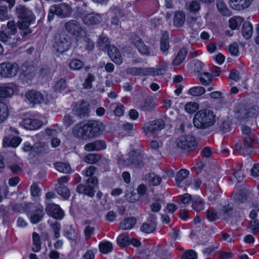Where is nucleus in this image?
<instances>
[{
  "instance_id": "f257e3e1",
  "label": "nucleus",
  "mask_w": 259,
  "mask_h": 259,
  "mask_svg": "<svg viewBox=\"0 0 259 259\" xmlns=\"http://www.w3.org/2000/svg\"><path fill=\"white\" fill-rule=\"evenodd\" d=\"M103 130L101 122L92 120L76 124L73 127L72 134L78 139L87 140L99 137Z\"/></svg>"
},
{
  "instance_id": "f03ea898",
  "label": "nucleus",
  "mask_w": 259,
  "mask_h": 259,
  "mask_svg": "<svg viewBox=\"0 0 259 259\" xmlns=\"http://www.w3.org/2000/svg\"><path fill=\"white\" fill-rule=\"evenodd\" d=\"M15 13L19 19L17 24L21 35L24 37L30 34L32 30L29 26L35 19L32 11L26 6L20 4L16 6Z\"/></svg>"
},
{
  "instance_id": "7ed1b4c3",
  "label": "nucleus",
  "mask_w": 259,
  "mask_h": 259,
  "mask_svg": "<svg viewBox=\"0 0 259 259\" xmlns=\"http://www.w3.org/2000/svg\"><path fill=\"white\" fill-rule=\"evenodd\" d=\"M216 115L213 111L204 109L197 112L193 117L194 126L200 130L208 129L214 125Z\"/></svg>"
},
{
  "instance_id": "20e7f679",
  "label": "nucleus",
  "mask_w": 259,
  "mask_h": 259,
  "mask_svg": "<svg viewBox=\"0 0 259 259\" xmlns=\"http://www.w3.org/2000/svg\"><path fill=\"white\" fill-rule=\"evenodd\" d=\"M98 180L96 177L89 178L86 181V185L82 184L76 186V190L79 194H83L90 197L95 195V188L97 186Z\"/></svg>"
},
{
  "instance_id": "39448f33",
  "label": "nucleus",
  "mask_w": 259,
  "mask_h": 259,
  "mask_svg": "<svg viewBox=\"0 0 259 259\" xmlns=\"http://www.w3.org/2000/svg\"><path fill=\"white\" fill-rule=\"evenodd\" d=\"M70 46V39L67 34L61 33L56 35L53 47L57 52L63 53L67 51Z\"/></svg>"
},
{
  "instance_id": "423d86ee",
  "label": "nucleus",
  "mask_w": 259,
  "mask_h": 259,
  "mask_svg": "<svg viewBox=\"0 0 259 259\" xmlns=\"http://www.w3.org/2000/svg\"><path fill=\"white\" fill-rule=\"evenodd\" d=\"M144 155L143 153L138 151H131L128 154V158L124 161L127 165L142 167L144 166Z\"/></svg>"
},
{
  "instance_id": "0eeeda50",
  "label": "nucleus",
  "mask_w": 259,
  "mask_h": 259,
  "mask_svg": "<svg viewBox=\"0 0 259 259\" xmlns=\"http://www.w3.org/2000/svg\"><path fill=\"white\" fill-rule=\"evenodd\" d=\"M19 70V65L16 63L4 62L0 64V75L4 77L15 76Z\"/></svg>"
},
{
  "instance_id": "6e6552de",
  "label": "nucleus",
  "mask_w": 259,
  "mask_h": 259,
  "mask_svg": "<svg viewBox=\"0 0 259 259\" xmlns=\"http://www.w3.org/2000/svg\"><path fill=\"white\" fill-rule=\"evenodd\" d=\"M177 146L181 149L193 151L197 143L194 137L191 135L181 136L177 140Z\"/></svg>"
},
{
  "instance_id": "1a4fd4ad",
  "label": "nucleus",
  "mask_w": 259,
  "mask_h": 259,
  "mask_svg": "<svg viewBox=\"0 0 259 259\" xmlns=\"http://www.w3.org/2000/svg\"><path fill=\"white\" fill-rule=\"evenodd\" d=\"M243 145L240 143L235 145V150L239 151L241 154H249L252 152V144L254 142V136L243 137Z\"/></svg>"
},
{
  "instance_id": "9d476101",
  "label": "nucleus",
  "mask_w": 259,
  "mask_h": 259,
  "mask_svg": "<svg viewBox=\"0 0 259 259\" xmlns=\"http://www.w3.org/2000/svg\"><path fill=\"white\" fill-rule=\"evenodd\" d=\"M90 107L89 102L84 100L76 102L73 109V114L80 118L88 116Z\"/></svg>"
},
{
  "instance_id": "9b49d317",
  "label": "nucleus",
  "mask_w": 259,
  "mask_h": 259,
  "mask_svg": "<svg viewBox=\"0 0 259 259\" xmlns=\"http://www.w3.org/2000/svg\"><path fill=\"white\" fill-rule=\"evenodd\" d=\"M79 13L82 15L83 22L88 26L97 25L102 21L101 16L95 12L85 13V12H79Z\"/></svg>"
},
{
  "instance_id": "f8f14e48",
  "label": "nucleus",
  "mask_w": 259,
  "mask_h": 259,
  "mask_svg": "<svg viewBox=\"0 0 259 259\" xmlns=\"http://www.w3.org/2000/svg\"><path fill=\"white\" fill-rule=\"evenodd\" d=\"M165 126V122L162 119L151 121L146 123L144 127V131L147 134L148 133H156Z\"/></svg>"
},
{
  "instance_id": "ddd939ff",
  "label": "nucleus",
  "mask_w": 259,
  "mask_h": 259,
  "mask_svg": "<svg viewBox=\"0 0 259 259\" xmlns=\"http://www.w3.org/2000/svg\"><path fill=\"white\" fill-rule=\"evenodd\" d=\"M10 206L12 211L16 213L29 212L31 209L34 208V204L32 203H18L14 201L10 202Z\"/></svg>"
},
{
  "instance_id": "4468645a",
  "label": "nucleus",
  "mask_w": 259,
  "mask_h": 259,
  "mask_svg": "<svg viewBox=\"0 0 259 259\" xmlns=\"http://www.w3.org/2000/svg\"><path fill=\"white\" fill-rule=\"evenodd\" d=\"M64 27L67 32L76 36L78 35L82 31L81 25L76 20H71L67 22Z\"/></svg>"
},
{
  "instance_id": "2eb2a0df",
  "label": "nucleus",
  "mask_w": 259,
  "mask_h": 259,
  "mask_svg": "<svg viewBox=\"0 0 259 259\" xmlns=\"http://www.w3.org/2000/svg\"><path fill=\"white\" fill-rule=\"evenodd\" d=\"M52 11L56 12V15L61 18L69 17L72 13L70 6L67 4H62L60 6H52Z\"/></svg>"
},
{
  "instance_id": "dca6fc26",
  "label": "nucleus",
  "mask_w": 259,
  "mask_h": 259,
  "mask_svg": "<svg viewBox=\"0 0 259 259\" xmlns=\"http://www.w3.org/2000/svg\"><path fill=\"white\" fill-rule=\"evenodd\" d=\"M47 213L55 219H61L64 215V212L58 205L54 203L49 204L46 207Z\"/></svg>"
},
{
  "instance_id": "f3484780",
  "label": "nucleus",
  "mask_w": 259,
  "mask_h": 259,
  "mask_svg": "<svg viewBox=\"0 0 259 259\" xmlns=\"http://www.w3.org/2000/svg\"><path fill=\"white\" fill-rule=\"evenodd\" d=\"M25 97L30 103L33 104H40L44 101L43 95L39 92L35 90H30L27 92L25 94Z\"/></svg>"
},
{
  "instance_id": "a211bd4d",
  "label": "nucleus",
  "mask_w": 259,
  "mask_h": 259,
  "mask_svg": "<svg viewBox=\"0 0 259 259\" xmlns=\"http://www.w3.org/2000/svg\"><path fill=\"white\" fill-rule=\"evenodd\" d=\"M155 219V215L150 216L147 222L142 224L140 227V231L146 234H150L154 232L157 226L156 222L154 221Z\"/></svg>"
},
{
  "instance_id": "6ab92c4d",
  "label": "nucleus",
  "mask_w": 259,
  "mask_h": 259,
  "mask_svg": "<svg viewBox=\"0 0 259 259\" xmlns=\"http://www.w3.org/2000/svg\"><path fill=\"white\" fill-rule=\"evenodd\" d=\"M253 0H229L230 7L237 11L243 10L248 8Z\"/></svg>"
},
{
  "instance_id": "aec40b11",
  "label": "nucleus",
  "mask_w": 259,
  "mask_h": 259,
  "mask_svg": "<svg viewBox=\"0 0 259 259\" xmlns=\"http://www.w3.org/2000/svg\"><path fill=\"white\" fill-rule=\"evenodd\" d=\"M108 55L116 64L120 65L122 62L121 55L117 48L114 46H110L108 49Z\"/></svg>"
},
{
  "instance_id": "412c9836",
  "label": "nucleus",
  "mask_w": 259,
  "mask_h": 259,
  "mask_svg": "<svg viewBox=\"0 0 259 259\" xmlns=\"http://www.w3.org/2000/svg\"><path fill=\"white\" fill-rule=\"evenodd\" d=\"M42 124V122L37 119L26 118L22 122L24 127L30 130H36L41 126Z\"/></svg>"
},
{
  "instance_id": "4be33fe9",
  "label": "nucleus",
  "mask_w": 259,
  "mask_h": 259,
  "mask_svg": "<svg viewBox=\"0 0 259 259\" xmlns=\"http://www.w3.org/2000/svg\"><path fill=\"white\" fill-rule=\"evenodd\" d=\"M132 43L141 54L146 55H150V53L148 47L144 44V42L139 36H135L132 39Z\"/></svg>"
},
{
  "instance_id": "5701e85b",
  "label": "nucleus",
  "mask_w": 259,
  "mask_h": 259,
  "mask_svg": "<svg viewBox=\"0 0 259 259\" xmlns=\"http://www.w3.org/2000/svg\"><path fill=\"white\" fill-rule=\"evenodd\" d=\"M35 210L30 215V219L32 224H37L43 218L45 212L44 208L40 205H37L35 207Z\"/></svg>"
},
{
  "instance_id": "b1692460",
  "label": "nucleus",
  "mask_w": 259,
  "mask_h": 259,
  "mask_svg": "<svg viewBox=\"0 0 259 259\" xmlns=\"http://www.w3.org/2000/svg\"><path fill=\"white\" fill-rule=\"evenodd\" d=\"M186 16L184 12L181 11H176L174 17V25L177 28L182 27L185 22Z\"/></svg>"
},
{
  "instance_id": "393cba45",
  "label": "nucleus",
  "mask_w": 259,
  "mask_h": 259,
  "mask_svg": "<svg viewBox=\"0 0 259 259\" xmlns=\"http://www.w3.org/2000/svg\"><path fill=\"white\" fill-rule=\"evenodd\" d=\"M189 171L186 169H180L177 174L176 182L177 185L180 188L184 187V181L188 177Z\"/></svg>"
},
{
  "instance_id": "a878e982",
  "label": "nucleus",
  "mask_w": 259,
  "mask_h": 259,
  "mask_svg": "<svg viewBox=\"0 0 259 259\" xmlns=\"http://www.w3.org/2000/svg\"><path fill=\"white\" fill-rule=\"evenodd\" d=\"M137 220L134 217H130L123 219L119 224V229L127 230L132 229L135 225Z\"/></svg>"
},
{
  "instance_id": "bb28decb",
  "label": "nucleus",
  "mask_w": 259,
  "mask_h": 259,
  "mask_svg": "<svg viewBox=\"0 0 259 259\" xmlns=\"http://www.w3.org/2000/svg\"><path fill=\"white\" fill-rule=\"evenodd\" d=\"M14 93V89L7 84L0 86V101L2 99L11 97Z\"/></svg>"
},
{
  "instance_id": "cd10ccee",
  "label": "nucleus",
  "mask_w": 259,
  "mask_h": 259,
  "mask_svg": "<svg viewBox=\"0 0 259 259\" xmlns=\"http://www.w3.org/2000/svg\"><path fill=\"white\" fill-rule=\"evenodd\" d=\"M111 13L112 16L111 23L114 25H118L120 19L123 16L121 10L118 8H114L112 10Z\"/></svg>"
},
{
  "instance_id": "c85d7f7f",
  "label": "nucleus",
  "mask_w": 259,
  "mask_h": 259,
  "mask_svg": "<svg viewBox=\"0 0 259 259\" xmlns=\"http://www.w3.org/2000/svg\"><path fill=\"white\" fill-rule=\"evenodd\" d=\"M49 151V145L44 142L36 143L33 145V151L37 154H46Z\"/></svg>"
},
{
  "instance_id": "c756f323",
  "label": "nucleus",
  "mask_w": 259,
  "mask_h": 259,
  "mask_svg": "<svg viewBox=\"0 0 259 259\" xmlns=\"http://www.w3.org/2000/svg\"><path fill=\"white\" fill-rule=\"evenodd\" d=\"M21 139L19 137H15L12 139L8 137L4 138L3 140L4 147H16L21 143Z\"/></svg>"
},
{
  "instance_id": "7c9ffc66",
  "label": "nucleus",
  "mask_w": 259,
  "mask_h": 259,
  "mask_svg": "<svg viewBox=\"0 0 259 259\" xmlns=\"http://www.w3.org/2000/svg\"><path fill=\"white\" fill-rule=\"evenodd\" d=\"M109 108L111 111H113L117 116H121L123 115L124 107L120 103H111L109 105Z\"/></svg>"
},
{
  "instance_id": "2f4dec72",
  "label": "nucleus",
  "mask_w": 259,
  "mask_h": 259,
  "mask_svg": "<svg viewBox=\"0 0 259 259\" xmlns=\"http://www.w3.org/2000/svg\"><path fill=\"white\" fill-rule=\"evenodd\" d=\"M188 53L186 48H182L179 51L176 58L172 61V64L175 66H178L184 60Z\"/></svg>"
},
{
  "instance_id": "473e14b6",
  "label": "nucleus",
  "mask_w": 259,
  "mask_h": 259,
  "mask_svg": "<svg viewBox=\"0 0 259 259\" xmlns=\"http://www.w3.org/2000/svg\"><path fill=\"white\" fill-rule=\"evenodd\" d=\"M168 36L167 32H164L160 41V50L163 54H166L167 51L169 48Z\"/></svg>"
},
{
  "instance_id": "72a5a7b5",
  "label": "nucleus",
  "mask_w": 259,
  "mask_h": 259,
  "mask_svg": "<svg viewBox=\"0 0 259 259\" xmlns=\"http://www.w3.org/2000/svg\"><path fill=\"white\" fill-rule=\"evenodd\" d=\"M253 27L249 22H244L242 28V33L243 37L247 39L250 38L253 32Z\"/></svg>"
},
{
  "instance_id": "f704fd0d",
  "label": "nucleus",
  "mask_w": 259,
  "mask_h": 259,
  "mask_svg": "<svg viewBox=\"0 0 259 259\" xmlns=\"http://www.w3.org/2000/svg\"><path fill=\"white\" fill-rule=\"evenodd\" d=\"M217 7L219 12L223 15L230 16L231 15L230 11L228 9L225 3L221 0H217L216 2Z\"/></svg>"
},
{
  "instance_id": "c9c22d12",
  "label": "nucleus",
  "mask_w": 259,
  "mask_h": 259,
  "mask_svg": "<svg viewBox=\"0 0 259 259\" xmlns=\"http://www.w3.org/2000/svg\"><path fill=\"white\" fill-rule=\"evenodd\" d=\"M9 110L7 105L3 101H0V124L3 123L8 118Z\"/></svg>"
},
{
  "instance_id": "e433bc0d",
  "label": "nucleus",
  "mask_w": 259,
  "mask_h": 259,
  "mask_svg": "<svg viewBox=\"0 0 259 259\" xmlns=\"http://www.w3.org/2000/svg\"><path fill=\"white\" fill-rule=\"evenodd\" d=\"M204 202L200 197H195L192 200V208L196 211H200L204 209Z\"/></svg>"
},
{
  "instance_id": "4c0bfd02",
  "label": "nucleus",
  "mask_w": 259,
  "mask_h": 259,
  "mask_svg": "<svg viewBox=\"0 0 259 259\" xmlns=\"http://www.w3.org/2000/svg\"><path fill=\"white\" fill-rule=\"evenodd\" d=\"M140 108L142 111L150 112L155 108V104L153 100L150 98H147Z\"/></svg>"
},
{
  "instance_id": "58836bf2",
  "label": "nucleus",
  "mask_w": 259,
  "mask_h": 259,
  "mask_svg": "<svg viewBox=\"0 0 259 259\" xmlns=\"http://www.w3.org/2000/svg\"><path fill=\"white\" fill-rule=\"evenodd\" d=\"M244 19L240 16L234 17L229 19V27L234 30L237 29L243 22Z\"/></svg>"
},
{
  "instance_id": "ea45409f",
  "label": "nucleus",
  "mask_w": 259,
  "mask_h": 259,
  "mask_svg": "<svg viewBox=\"0 0 259 259\" xmlns=\"http://www.w3.org/2000/svg\"><path fill=\"white\" fill-rule=\"evenodd\" d=\"M99 247L101 252L104 254H107L112 250L113 245L109 241H103L100 243Z\"/></svg>"
},
{
  "instance_id": "a19ab883",
  "label": "nucleus",
  "mask_w": 259,
  "mask_h": 259,
  "mask_svg": "<svg viewBox=\"0 0 259 259\" xmlns=\"http://www.w3.org/2000/svg\"><path fill=\"white\" fill-rule=\"evenodd\" d=\"M33 244L32 250L37 252L41 249V242L40 237L38 233L33 232L32 234Z\"/></svg>"
},
{
  "instance_id": "79ce46f5",
  "label": "nucleus",
  "mask_w": 259,
  "mask_h": 259,
  "mask_svg": "<svg viewBox=\"0 0 259 259\" xmlns=\"http://www.w3.org/2000/svg\"><path fill=\"white\" fill-rule=\"evenodd\" d=\"M98 46L100 50H105L108 49L109 45V39L104 34H101L99 37V41L98 43Z\"/></svg>"
},
{
  "instance_id": "37998d69",
  "label": "nucleus",
  "mask_w": 259,
  "mask_h": 259,
  "mask_svg": "<svg viewBox=\"0 0 259 259\" xmlns=\"http://www.w3.org/2000/svg\"><path fill=\"white\" fill-rule=\"evenodd\" d=\"M199 80L202 85H208L212 81V74L208 72H203L200 74Z\"/></svg>"
},
{
  "instance_id": "c03bdc74",
  "label": "nucleus",
  "mask_w": 259,
  "mask_h": 259,
  "mask_svg": "<svg viewBox=\"0 0 259 259\" xmlns=\"http://www.w3.org/2000/svg\"><path fill=\"white\" fill-rule=\"evenodd\" d=\"M54 165L56 169L61 172L69 173L71 170L70 165L66 163L56 162Z\"/></svg>"
},
{
  "instance_id": "a18cd8bd",
  "label": "nucleus",
  "mask_w": 259,
  "mask_h": 259,
  "mask_svg": "<svg viewBox=\"0 0 259 259\" xmlns=\"http://www.w3.org/2000/svg\"><path fill=\"white\" fill-rule=\"evenodd\" d=\"M67 87V80L65 78H60L55 84L54 89L57 92H61Z\"/></svg>"
},
{
  "instance_id": "49530a36",
  "label": "nucleus",
  "mask_w": 259,
  "mask_h": 259,
  "mask_svg": "<svg viewBox=\"0 0 259 259\" xmlns=\"http://www.w3.org/2000/svg\"><path fill=\"white\" fill-rule=\"evenodd\" d=\"M83 66V63L80 60L74 59L69 61V67L71 69L79 70Z\"/></svg>"
},
{
  "instance_id": "de8ad7c7",
  "label": "nucleus",
  "mask_w": 259,
  "mask_h": 259,
  "mask_svg": "<svg viewBox=\"0 0 259 259\" xmlns=\"http://www.w3.org/2000/svg\"><path fill=\"white\" fill-rule=\"evenodd\" d=\"M57 191L58 194L62 196L65 199H67L70 196V194L69 189L64 185L58 186Z\"/></svg>"
},
{
  "instance_id": "09e8293b",
  "label": "nucleus",
  "mask_w": 259,
  "mask_h": 259,
  "mask_svg": "<svg viewBox=\"0 0 259 259\" xmlns=\"http://www.w3.org/2000/svg\"><path fill=\"white\" fill-rule=\"evenodd\" d=\"M65 236L71 240L75 241L77 239V233L71 226L65 230Z\"/></svg>"
},
{
  "instance_id": "8fccbe9b",
  "label": "nucleus",
  "mask_w": 259,
  "mask_h": 259,
  "mask_svg": "<svg viewBox=\"0 0 259 259\" xmlns=\"http://www.w3.org/2000/svg\"><path fill=\"white\" fill-rule=\"evenodd\" d=\"M7 27L9 30L8 32L12 35H15L17 32V27L18 28V24L15 21H9L7 24Z\"/></svg>"
},
{
  "instance_id": "3c124183",
  "label": "nucleus",
  "mask_w": 259,
  "mask_h": 259,
  "mask_svg": "<svg viewBox=\"0 0 259 259\" xmlns=\"http://www.w3.org/2000/svg\"><path fill=\"white\" fill-rule=\"evenodd\" d=\"M199 108V105L196 103L189 102L185 106V110L189 113L192 114Z\"/></svg>"
},
{
  "instance_id": "603ef678",
  "label": "nucleus",
  "mask_w": 259,
  "mask_h": 259,
  "mask_svg": "<svg viewBox=\"0 0 259 259\" xmlns=\"http://www.w3.org/2000/svg\"><path fill=\"white\" fill-rule=\"evenodd\" d=\"M205 92V90L202 87H195L191 88L189 90V93L193 96H198L203 94Z\"/></svg>"
},
{
  "instance_id": "864d4df0",
  "label": "nucleus",
  "mask_w": 259,
  "mask_h": 259,
  "mask_svg": "<svg viewBox=\"0 0 259 259\" xmlns=\"http://www.w3.org/2000/svg\"><path fill=\"white\" fill-rule=\"evenodd\" d=\"M99 155L97 154H89L84 158V161L88 163H95L100 159Z\"/></svg>"
},
{
  "instance_id": "5fc2aeb1",
  "label": "nucleus",
  "mask_w": 259,
  "mask_h": 259,
  "mask_svg": "<svg viewBox=\"0 0 259 259\" xmlns=\"http://www.w3.org/2000/svg\"><path fill=\"white\" fill-rule=\"evenodd\" d=\"M249 228L254 235L259 233V220H251L249 223Z\"/></svg>"
},
{
  "instance_id": "6e6d98bb",
  "label": "nucleus",
  "mask_w": 259,
  "mask_h": 259,
  "mask_svg": "<svg viewBox=\"0 0 259 259\" xmlns=\"http://www.w3.org/2000/svg\"><path fill=\"white\" fill-rule=\"evenodd\" d=\"M95 80V76L89 73L87 78L85 79L84 82L83 83L84 88L89 89H91L92 87V82Z\"/></svg>"
},
{
  "instance_id": "4d7b16f0",
  "label": "nucleus",
  "mask_w": 259,
  "mask_h": 259,
  "mask_svg": "<svg viewBox=\"0 0 259 259\" xmlns=\"http://www.w3.org/2000/svg\"><path fill=\"white\" fill-rule=\"evenodd\" d=\"M51 228L53 230L55 239H57L60 237L61 225L59 223L55 222L51 225Z\"/></svg>"
},
{
  "instance_id": "13d9d810",
  "label": "nucleus",
  "mask_w": 259,
  "mask_h": 259,
  "mask_svg": "<svg viewBox=\"0 0 259 259\" xmlns=\"http://www.w3.org/2000/svg\"><path fill=\"white\" fill-rule=\"evenodd\" d=\"M9 18L8 8L6 6H0V20L3 21Z\"/></svg>"
},
{
  "instance_id": "bf43d9fd",
  "label": "nucleus",
  "mask_w": 259,
  "mask_h": 259,
  "mask_svg": "<svg viewBox=\"0 0 259 259\" xmlns=\"http://www.w3.org/2000/svg\"><path fill=\"white\" fill-rule=\"evenodd\" d=\"M85 50L91 51L94 48V44L93 41L87 37H84L81 42Z\"/></svg>"
},
{
  "instance_id": "052dcab7",
  "label": "nucleus",
  "mask_w": 259,
  "mask_h": 259,
  "mask_svg": "<svg viewBox=\"0 0 259 259\" xmlns=\"http://www.w3.org/2000/svg\"><path fill=\"white\" fill-rule=\"evenodd\" d=\"M197 253L193 250L186 251L182 255L181 259H197Z\"/></svg>"
},
{
  "instance_id": "680f3d73",
  "label": "nucleus",
  "mask_w": 259,
  "mask_h": 259,
  "mask_svg": "<svg viewBox=\"0 0 259 259\" xmlns=\"http://www.w3.org/2000/svg\"><path fill=\"white\" fill-rule=\"evenodd\" d=\"M129 238L123 234L119 235L117 239L118 244L121 247L125 246L128 242Z\"/></svg>"
},
{
  "instance_id": "e2e57ef3",
  "label": "nucleus",
  "mask_w": 259,
  "mask_h": 259,
  "mask_svg": "<svg viewBox=\"0 0 259 259\" xmlns=\"http://www.w3.org/2000/svg\"><path fill=\"white\" fill-rule=\"evenodd\" d=\"M12 39V35L9 32L4 31H0V40L4 42H10Z\"/></svg>"
},
{
  "instance_id": "0e129e2a",
  "label": "nucleus",
  "mask_w": 259,
  "mask_h": 259,
  "mask_svg": "<svg viewBox=\"0 0 259 259\" xmlns=\"http://www.w3.org/2000/svg\"><path fill=\"white\" fill-rule=\"evenodd\" d=\"M206 217L209 221H215L219 218L217 212L214 210L211 209L207 210Z\"/></svg>"
},
{
  "instance_id": "69168bd1",
  "label": "nucleus",
  "mask_w": 259,
  "mask_h": 259,
  "mask_svg": "<svg viewBox=\"0 0 259 259\" xmlns=\"http://www.w3.org/2000/svg\"><path fill=\"white\" fill-rule=\"evenodd\" d=\"M94 143L96 151L104 150L106 147V144L103 140H96L94 141Z\"/></svg>"
},
{
  "instance_id": "338daca9",
  "label": "nucleus",
  "mask_w": 259,
  "mask_h": 259,
  "mask_svg": "<svg viewBox=\"0 0 259 259\" xmlns=\"http://www.w3.org/2000/svg\"><path fill=\"white\" fill-rule=\"evenodd\" d=\"M228 51L232 56H237L239 52V48L237 44L234 43L229 46Z\"/></svg>"
},
{
  "instance_id": "774afa93",
  "label": "nucleus",
  "mask_w": 259,
  "mask_h": 259,
  "mask_svg": "<svg viewBox=\"0 0 259 259\" xmlns=\"http://www.w3.org/2000/svg\"><path fill=\"white\" fill-rule=\"evenodd\" d=\"M31 194L33 197H36L39 195L40 189L37 184H33L30 187Z\"/></svg>"
}]
</instances>
